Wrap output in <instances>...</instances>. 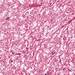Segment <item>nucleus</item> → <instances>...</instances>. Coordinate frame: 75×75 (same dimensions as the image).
Returning a JSON list of instances; mask_svg holds the SVG:
<instances>
[{
    "label": "nucleus",
    "instance_id": "obj_1",
    "mask_svg": "<svg viewBox=\"0 0 75 75\" xmlns=\"http://www.w3.org/2000/svg\"><path fill=\"white\" fill-rule=\"evenodd\" d=\"M8 18H9V17H8L7 18V19H8Z\"/></svg>",
    "mask_w": 75,
    "mask_h": 75
},
{
    "label": "nucleus",
    "instance_id": "obj_2",
    "mask_svg": "<svg viewBox=\"0 0 75 75\" xmlns=\"http://www.w3.org/2000/svg\"><path fill=\"white\" fill-rule=\"evenodd\" d=\"M45 75H47V74H45Z\"/></svg>",
    "mask_w": 75,
    "mask_h": 75
},
{
    "label": "nucleus",
    "instance_id": "obj_3",
    "mask_svg": "<svg viewBox=\"0 0 75 75\" xmlns=\"http://www.w3.org/2000/svg\"><path fill=\"white\" fill-rule=\"evenodd\" d=\"M1 59V57H0V59Z\"/></svg>",
    "mask_w": 75,
    "mask_h": 75
},
{
    "label": "nucleus",
    "instance_id": "obj_4",
    "mask_svg": "<svg viewBox=\"0 0 75 75\" xmlns=\"http://www.w3.org/2000/svg\"><path fill=\"white\" fill-rule=\"evenodd\" d=\"M73 13H72V14H73Z\"/></svg>",
    "mask_w": 75,
    "mask_h": 75
},
{
    "label": "nucleus",
    "instance_id": "obj_5",
    "mask_svg": "<svg viewBox=\"0 0 75 75\" xmlns=\"http://www.w3.org/2000/svg\"><path fill=\"white\" fill-rule=\"evenodd\" d=\"M73 13H72V14H73Z\"/></svg>",
    "mask_w": 75,
    "mask_h": 75
}]
</instances>
